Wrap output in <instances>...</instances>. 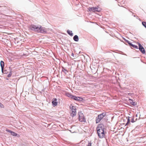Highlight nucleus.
<instances>
[{
    "label": "nucleus",
    "instance_id": "f257e3e1",
    "mask_svg": "<svg viewBox=\"0 0 146 146\" xmlns=\"http://www.w3.org/2000/svg\"><path fill=\"white\" fill-rule=\"evenodd\" d=\"M29 28L31 30L37 33H47L46 29L42 27L40 25H30Z\"/></svg>",
    "mask_w": 146,
    "mask_h": 146
},
{
    "label": "nucleus",
    "instance_id": "f03ea898",
    "mask_svg": "<svg viewBox=\"0 0 146 146\" xmlns=\"http://www.w3.org/2000/svg\"><path fill=\"white\" fill-rule=\"evenodd\" d=\"M106 115V112H103L99 115L97 117H96V123H98L100 122V121Z\"/></svg>",
    "mask_w": 146,
    "mask_h": 146
},
{
    "label": "nucleus",
    "instance_id": "7ed1b4c3",
    "mask_svg": "<svg viewBox=\"0 0 146 146\" xmlns=\"http://www.w3.org/2000/svg\"><path fill=\"white\" fill-rule=\"evenodd\" d=\"M70 113L71 116L73 117L75 116L76 114V109L75 107L72 106L71 108L70 107Z\"/></svg>",
    "mask_w": 146,
    "mask_h": 146
},
{
    "label": "nucleus",
    "instance_id": "20e7f679",
    "mask_svg": "<svg viewBox=\"0 0 146 146\" xmlns=\"http://www.w3.org/2000/svg\"><path fill=\"white\" fill-rule=\"evenodd\" d=\"M97 131L98 135L100 138H103L104 136V130L98 129V130H97Z\"/></svg>",
    "mask_w": 146,
    "mask_h": 146
},
{
    "label": "nucleus",
    "instance_id": "39448f33",
    "mask_svg": "<svg viewBox=\"0 0 146 146\" xmlns=\"http://www.w3.org/2000/svg\"><path fill=\"white\" fill-rule=\"evenodd\" d=\"M89 9L90 11H92L94 12H99L101 11V9L98 8L96 7H90Z\"/></svg>",
    "mask_w": 146,
    "mask_h": 146
},
{
    "label": "nucleus",
    "instance_id": "423d86ee",
    "mask_svg": "<svg viewBox=\"0 0 146 146\" xmlns=\"http://www.w3.org/2000/svg\"><path fill=\"white\" fill-rule=\"evenodd\" d=\"M79 120L81 122L86 121V119L84 117L83 115V113H80V114H79Z\"/></svg>",
    "mask_w": 146,
    "mask_h": 146
},
{
    "label": "nucleus",
    "instance_id": "0eeeda50",
    "mask_svg": "<svg viewBox=\"0 0 146 146\" xmlns=\"http://www.w3.org/2000/svg\"><path fill=\"white\" fill-rule=\"evenodd\" d=\"M138 45L139 50L143 54H145V51L144 48L140 43H138Z\"/></svg>",
    "mask_w": 146,
    "mask_h": 146
},
{
    "label": "nucleus",
    "instance_id": "6e6552de",
    "mask_svg": "<svg viewBox=\"0 0 146 146\" xmlns=\"http://www.w3.org/2000/svg\"><path fill=\"white\" fill-rule=\"evenodd\" d=\"M72 99L77 101H82L83 100V99L81 98L74 96H73Z\"/></svg>",
    "mask_w": 146,
    "mask_h": 146
},
{
    "label": "nucleus",
    "instance_id": "1a4fd4ad",
    "mask_svg": "<svg viewBox=\"0 0 146 146\" xmlns=\"http://www.w3.org/2000/svg\"><path fill=\"white\" fill-rule=\"evenodd\" d=\"M98 129L100 130H104V125L102 124L99 125L97 128V130H98Z\"/></svg>",
    "mask_w": 146,
    "mask_h": 146
},
{
    "label": "nucleus",
    "instance_id": "9d476101",
    "mask_svg": "<svg viewBox=\"0 0 146 146\" xmlns=\"http://www.w3.org/2000/svg\"><path fill=\"white\" fill-rule=\"evenodd\" d=\"M52 103L53 106L54 107L56 106L57 104V99L55 98L53 99V101L52 102Z\"/></svg>",
    "mask_w": 146,
    "mask_h": 146
},
{
    "label": "nucleus",
    "instance_id": "9b49d317",
    "mask_svg": "<svg viewBox=\"0 0 146 146\" xmlns=\"http://www.w3.org/2000/svg\"><path fill=\"white\" fill-rule=\"evenodd\" d=\"M0 65L1 67V71L2 72H3V69L4 66V63L3 61H1L0 62Z\"/></svg>",
    "mask_w": 146,
    "mask_h": 146
},
{
    "label": "nucleus",
    "instance_id": "f8f14e48",
    "mask_svg": "<svg viewBox=\"0 0 146 146\" xmlns=\"http://www.w3.org/2000/svg\"><path fill=\"white\" fill-rule=\"evenodd\" d=\"M66 95L69 98H71L72 99L73 97L74 96L71 95L70 94L68 93H66Z\"/></svg>",
    "mask_w": 146,
    "mask_h": 146
},
{
    "label": "nucleus",
    "instance_id": "ddd939ff",
    "mask_svg": "<svg viewBox=\"0 0 146 146\" xmlns=\"http://www.w3.org/2000/svg\"><path fill=\"white\" fill-rule=\"evenodd\" d=\"M73 39L75 41H78V37L77 35H75L73 37Z\"/></svg>",
    "mask_w": 146,
    "mask_h": 146
},
{
    "label": "nucleus",
    "instance_id": "4468645a",
    "mask_svg": "<svg viewBox=\"0 0 146 146\" xmlns=\"http://www.w3.org/2000/svg\"><path fill=\"white\" fill-rule=\"evenodd\" d=\"M67 33L71 36H73V33H72V31H71L68 30L67 31Z\"/></svg>",
    "mask_w": 146,
    "mask_h": 146
},
{
    "label": "nucleus",
    "instance_id": "2eb2a0df",
    "mask_svg": "<svg viewBox=\"0 0 146 146\" xmlns=\"http://www.w3.org/2000/svg\"><path fill=\"white\" fill-rule=\"evenodd\" d=\"M132 48V47L133 48H136V49H138L139 48H138V47L135 45H134V44H132V43L130 45V46Z\"/></svg>",
    "mask_w": 146,
    "mask_h": 146
},
{
    "label": "nucleus",
    "instance_id": "dca6fc26",
    "mask_svg": "<svg viewBox=\"0 0 146 146\" xmlns=\"http://www.w3.org/2000/svg\"><path fill=\"white\" fill-rule=\"evenodd\" d=\"M129 117H128V119H127V123H126L125 125H129L130 124V119H129Z\"/></svg>",
    "mask_w": 146,
    "mask_h": 146
},
{
    "label": "nucleus",
    "instance_id": "f3484780",
    "mask_svg": "<svg viewBox=\"0 0 146 146\" xmlns=\"http://www.w3.org/2000/svg\"><path fill=\"white\" fill-rule=\"evenodd\" d=\"M142 24L146 28V23L145 22H142Z\"/></svg>",
    "mask_w": 146,
    "mask_h": 146
},
{
    "label": "nucleus",
    "instance_id": "a211bd4d",
    "mask_svg": "<svg viewBox=\"0 0 146 146\" xmlns=\"http://www.w3.org/2000/svg\"><path fill=\"white\" fill-rule=\"evenodd\" d=\"M131 104L135 106L136 105V103L135 102H133L132 101V102H131Z\"/></svg>",
    "mask_w": 146,
    "mask_h": 146
},
{
    "label": "nucleus",
    "instance_id": "6ab92c4d",
    "mask_svg": "<svg viewBox=\"0 0 146 146\" xmlns=\"http://www.w3.org/2000/svg\"><path fill=\"white\" fill-rule=\"evenodd\" d=\"M11 134L13 135V136H16L17 135V134L16 133H15L14 132H12Z\"/></svg>",
    "mask_w": 146,
    "mask_h": 146
},
{
    "label": "nucleus",
    "instance_id": "aec40b11",
    "mask_svg": "<svg viewBox=\"0 0 146 146\" xmlns=\"http://www.w3.org/2000/svg\"><path fill=\"white\" fill-rule=\"evenodd\" d=\"M125 41L128 44L129 46H130L131 44V43L129 41L127 40H126Z\"/></svg>",
    "mask_w": 146,
    "mask_h": 146
},
{
    "label": "nucleus",
    "instance_id": "412c9836",
    "mask_svg": "<svg viewBox=\"0 0 146 146\" xmlns=\"http://www.w3.org/2000/svg\"><path fill=\"white\" fill-rule=\"evenodd\" d=\"M0 107L1 108H4V106L0 102Z\"/></svg>",
    "mask_w": 146,
    "mask_h": 146
},
{
    "label": "nucleus",
    "instance_id": "4be33fe9",
    "mask_svg": "<svg viewBox=\"0 0 146 146\" xmlns=\"http://www.w3.org/2000/svg\"><path fill=\"white\" fill-rule=\"evenodd\" d=\"M11 74H12V72H10L9 73L8 75L7 76L9 77H10L11 76Z\"/></svg>",
    "mask_w": 146,
    "mask_h": 146
},
{
    "label": "nucleus",
    "instance_id": "5701e85b",
    "mask_svg": "<svg viewBox=\"0 0 146 146\" xmlns=\"http://www.w3.org/2000/svg\"><path fill=\"white\" fill-rule=\"evenodd\" d=\"M135 121H134V117H133L131 119V121L132 123L134 122Z\"/></svg>",
    "mask_w": 146,
    "mask_h": 146
},
{
    "label": "nucleus",
    "instance_id": "b1692460",
    "mask_svg": "<svg viewBox=\"0 0 146 146\" xmlns=\"http://www.w3.org/2000/svg\"><path fill=\"white\" fill-rule=\"evenodd\" d=\"M6 131H7V132H9V133H11V134L12 132H13L11 131V130H8L7 129L6 130Z\"/></svg>",
    "mask_w": 146,
    "mask_h": 146
},
{
    "label": "nucleus",
    "instance_id": "393cba45",
    "mask_svg": "<svg viewBox=\"0 0 146 146\" xmlns=\"http://www.w3.org/2000/svg\"><path fill=\"white\" fill-rule=\"evenodd\" d=\"M92 145V143L91 142H89L88 143V144L87 145V146H91Z\"/></svg>",
    "mask_w": 146,
    "mask_h": 146
},
{
    "label": "nucleus",
    "instance_id": "a878e982",
    "mask_svg": "<svg viewBox=\"0 0 146 146\" xmlns=\"http://www.w3.org/2000/svg\"><path fill=\"white\" fill-rule=\"evenodd\" d=\"M74 54L73 53H72V54H71L72 56H74Z\"/></svg>",
    "mask_w": 146,
    "mask_h": 146
},
{
    "label": "nucleus",
    "instance_id": "bb28decb",
    "mask_svg": "<svg viewBox=\"0 0 146 146\" xmlns=\"http://www.w3.org/2000/svg\"><path fill=\"white\" fill-rule=\"evenodd\" d=\"M123 39L125 41V40H126L125 39L123 38Z\"/></svg>",
    "mask_w": 146,
    "mask_h": 146
},
{
    "label": "nucleus",
    "instance_id": "cd10ccee",
    "mask_svg": "<svg viewBox=\"0 0 146 146\" xmlns=\"http://www.w3.org/2000/svg\"><path fill=\"white\" fill-rule=\"evenodd\" d=\"M63 70H63V69H62V71H63Z\"/></svg>",
    "mask_w": 146,
    "mask_h": 146
},
{
    "label": "nucleus",
    "instance_id": "c85d7f7f",
    "mask_svg": "<svg viewBox=\"0 0 146 146\" xmlns=\"http://www.w3.org/2000/svg\"><path fill=\"white\" fill-rule=\"evenodd\" d=\"M129 100L131 101H132V100L131 99H129Z\"/></svg>",
    "mask_w": 146,
    "mask_h": 146
},
{
    "label": "nucleus",
    "instance_id": "c756f323",
    "mask_svg": "<svg viewBox=\"0 0 146 146\" xmlns=\"http://www.w3.org/2000/svg\"><path fill=\"white\" fill-rule=\"evenodd\" d=\"M133 16H134V17H135V15H133Z\"/></svg>",
    "mask_w": 146,
    "mask_h": 146
},
{
    "label": "nucleus",
    "instance_id": "7c9ffc66",
    "mask_svg": "<svg viewBox=\"0 0 146 146\" xmlns=\"http://www.w3.org/2000/svg\"><path fill=\"white\" fill-rule=\"evenodd\" d=\"M136 117L137 116V115H136Z\"/></svg>",
    "mask_w": 146,
    "mask_h": 146
},
{
    "label": "nucleus",
    "instance_id": "2f4dec72",
    "mask_svg": "<svg viewBox=\"0 0 146 146\" xmlns=\"http://www.w3.org/2000/svg\"><path fill=\"white\" fill-rule=\"evenodd\" d=\"M137 120V118L136 119L135 121Z\"/></svg>",
    "mask_w": 146,
    "mask_h": 146
}]
</instances>
